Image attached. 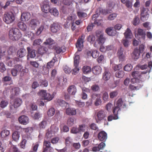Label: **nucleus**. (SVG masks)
<instances>
[{
	"label": "nucleus",
	"mask_w": 152,
	"mask_h": 152,
	"mask_svg": "<svg viewBox=\"0 0 152 152\" xmlns=\"http://www.w3.org/2000/svg\"><path fill=\"white\" fill-rule=\"evenodd\" d=\"M39 94L41 96L43 97L45 99L49 101L52 100L54 97V93H53L51 95L49 93H47L45 90H41Z\"/></svg>",
	"instance_id": "obj_6"
},
{
	"label": "nucleus",
	"mask_w": 152,
	"mask_h": 152,
	"mask_svg": "<svg viewBox=\"0 0 152 152\" xmlns=\"http://www.w3.org/2000/svg\"><path fill=\"white\" fill-rule=\"evenodd\" d=\"M63 79L62 78L57 77L56 80V82L57 83L58 87L61 86L62 85Z\"/></svg>",
	"instance_id": "obj_58"
},
{
	"label": "nucleus",
	"mask_w": 152,
	"mask_h": 152,
	"mask_svg": "<svg viewBox=\"0 0 152 152\" xmlns=\"http://www.w3.org/2000/svg\"><path fill=\"white\" fill-rule=\"evenodd\" d=\"M96 36L98 38L99 44H102L104 43L106 39L104 37V33L102 31L99 30L97 31L96 32Z\"/></svg>",
	"instance_id": "obj_7"
},
{
	"label": "nucleus",
	"mask_w": 152,
	"mask_h": 152,
	"mask_svg": "<svg viewBox=\"0 0 152 152\" xmlns=\"http://www.w3.org/2000/svg\"><path fill=\"white\" fill-rule=\"evenodd\" d=\"M85 37V35H82L81 37L78 40L76 45V47L77 48V51H80L82 50L83 47V43Z\"/></svg>",
	"instance_id": "obj_8"
},
{
	"label": "nucleus",
	"mask_w": 152,
	"mask_h": 152,
	"mask_svg": "<svg viewBox=\"0 0 152 152\" xmlns=\"http://www.w3.org/2000/svg\"><path fill=\"white\" fill-rule=\"evenodd\" d=\"M121 2L124 4H125V6L128 8L127 10L129 12H131L133 9L132 8V1L129 0H120Z\"/></svg>",
	"instance_id": "obj_13"
},
{
	"label": "nucleus",
	"mask_w": 152,
	"mask_h": 152,
	"mask_svg": "<svg viewBox=\"0 0 152 152\" xmlns=\"http://www.w3.org/2000/svg\"><path fill=\"white\" fill-rule=\"evenodd\" d=\"M145 10V8H143L141 13V19L142 20H145L147 19L148 17V14H144V12Z\"/></svg>",
	"instance_id": "obj_41"
},
{
	"label": "nucleus",
	"mask_w": 152,
	"mask_h": 152,
	"mask_svg": "<svg viewBox=\"0 0 152 152\" xmlns=\"http://www.w3.org/2000/svg\"><path fill=\"white\" fill-rule=\"evenodd\" d=\"M44 28V26L43 25H41L37 29L36 32V34L39 35L42 33Z\"/></svg>",
	"instance_id": "obj_57"
},
{
	"label": "nucleus",
	"mask_w": 152,
	"mask_h": 152,
	"mask_svg": "<svg viewBox=\"0 0 152 152\" xmlns=\"http://www.w3.org/2000/svg\"><path fill=\"white\" fill-rule=\"evenodd\" d=\"M50 128L51 130V131L54 133L57 132L58 130V127L55 125L52 126Z\"/></svg>",
	"instance_id": "obj_64"
},
{
	"label": "nucleus",
	"mask_w": 152,
	"mask_h": 152,
	"mask_svg": "<svg viewBox=\"0 0 152 152\" xmlns=\"http://www.w3.org/2000/svg\"><path fill=\"white\" fill-rule=\"evenodd\" d=\"M3 19L7 23H10L14 20V15L12 12L5 13L4 14Z\"/></svg>",
	"instance_id": "obj_4"
},
{
	"label": "nucleus",
	"mask_w": 152,
	"mask_h": 152,
	"mask_svg": "<svg viewBox=\"0 0 152 152\" xmlns=\"http://www.w3.org/2000/svg\"><path fill=\"white\" fill-rule=\"evenodd\" d=\"M41 9L42 11L45 13H46L49 12L50 9L48 3L45 2L44 3L42 6Z\"/></svg>",
	"instance_id": "obj_23"
},
{
	"label": "nucleus",
	"mask_w": 152,
	"mask_h": 152,
	"mask_svg": "<svg viewBox=\"0 0 152 152\" xmlns=\"http://www.w3.org/2000/svg\"><path fill=\"white\" fill-rule=\"evenodd\" d=\"M57 58L56 57H54L51 61L47 63L46 66V68L49 69L52 67L53 66L57 60Z\"/></svg>",
	"instance_id": "obj_24"
},
{
	"label": "nucleus",
	"mask_w": 152,
	"mask_h": 152,
	"mask_svg": "<svg viewBox=\"0 0 152 152\" xmlns=\"http://www.w3.org/2000/svg\"><path fill=\"white\" fill-rule=\"evenodd\" d=\"M49 12L51 14L57 17L59 15V12L58 10L55 8H53L50 9Z\"/></svg>",
	"instance_id": "obj_36"
},
{
	"label": "nucleus",
	"mask_w": 152,
	"mask_h": 152,
	"mask_svg": "<svg viewBox=\"0 0 152 152\" xmlns=\"http://www.w3.org/2000/svg\"><path fill=\"white\" fill-rule=\"evenodd\" d=\"M98 138L99 140L105 142L107 139V134L104 131H101L98 134Z\"/></svg>",
	"instance_id": "obj_9"
},
{
	"label": "nucleus",
	"mask_w": 152,
	"mask_h": 152,
	"mask_svg": "<svg viewBox=\"0 0 152 152\" xmlns=\"http://www.w3.org/2000/svg\"><path fill=\"white\" fill-rule=\"evenodd\" d=\"M132 68V66L131 64H128L126 65L124 67V69L126 71H130Z\"/></svg>",
	"instance_id": "obj_53"
},
{
	"label": "nucleus",
	"mask_w": 152,
	"mask_h": 152,
	"mask_svg": "<svg viewBox=\"0 0 152 152\" xmlns=\"http://www.w3.org/2000/svg\"><path fill=\"white\" fill-rule=\"evenodd\" d=\"M27 49L28 51V60L29 57L33 58L36 56L37 53L36 50L31 49L29 47H28L27 48Z\"/></svg>",
	"instance_id": "obj_14"
},
{
	"label": "nucleus",
	"mask_w": 152,
	"mask_h": 152,
	"mask_svg": "<svg viewBox=\"0 0 152 152\" xmlns=\"http://www.w3.org/2000/svg\"><path fill=\"white\" fill-rule=\"evenodd\" d=\"M124 35L126 39L131 38L132 36V33L131 30L129 28H127L124 33Z\"/></svg>",
	"instance_id": "obj_31"
},
{
	"label": "nucleus",
	"mask_w": 152,
	"mask_h": 152,
	"mask_svg": "<svg viewBox=\"0 0 152 152\" xmlns=\"http://www.w3.org/2000/svg\"><path fill=\"white\" fill-rule=\"evenodd\" d=\"M74 123V118L73 117H70L69 118L67 121V125L69 126H72Z\"/></svg>",
	"instance_id": "obj_46"
},
{
	"label": "nucleus",
	"mask_w": 152,
	"mask_h": 152,
	"mask_svg": "<svg viewBox=\"0 0 152 152\" xmlns=\"http://www.w3.org/2000/svg\"><path fill=\"white\" fill-rule=\"evenodd\" d=\"M7 52L8 55V56L7 57H12V56H13V57L14 55L15 54V50L13 47H10Z\"/></svg>",
	"instance_id": "obj_34"
},
{
	"label": "nucleus",
	"mask_w": 152,
	"mask_h": 152,
	"mask_svg": "<svg viewBox=\"0 0 152 152\" xmlns=\"http://www.w3.org/2000/svg\"><path fill=\"white\" fill-rule=\"evenodd\" d=\"M51 131L47 130L45 136V139L49 140L53 136V134Z\"/></svg>",
	"instance_id": "obj_39"
},
{
	"label": "nucleus",
	"mask_w": 152,
	"mask_h": 152,
	"mask_svg": "<svg viewBox=\"0 0 152 152\" xmlns=\"http://www.w3.org/2000/svg\"><path fill=\"white\" fill-rule=\"evenodd\" d=\"M93 71L95 74L99 75L101 72L102 68L99 66H96L93 68Z\"/></svg>",
	"instance_id": "obj_29"
},
{
	"label": "nucleus",
	"mask_w": 152,
	"mask_h": 152,
	"mask_svg": "<svg viewBox=\"0 0 152 152\" xmlns=\"http://www.w3.org/2000/svg\"><path fill=\"white\" fill-rule=\"evenodd\" d=\"M132 75L134 78H132L131 82L133 83L139 82V79L137 78V77H139L140 75L139 72L136 71L133 72H132Z\"/></svg>",
	"instance_id": "obj_15"
},
{
	"label": "nucleus",
	"mask_w": 152,
	"mask_h": 152,
	"mask_svg": "<svg viewBox=\"0 0 152 152\" xmlns=\"http://www.w3.org/2000/svg\"><path fill=\"white\" fill-rule=\"evenodd\" d=\"M9 35L10 38L14 41L18 40L21 37L19 30L17 28H12L10 29Z\"/></svg>",
	"instance_id": "obj_1"
},
{
	"label": "nucleus",
	"mask_w": 152,
	"mask_h": 152,
	"mask_svg": "<svg viewBox=\"0 0 152 152\" xmlns=\"http://www.w3.org/2000/svg\"><path fill=\"white\" fill-rule=\"evenodd\" d=\"M71 132L72 133L76 134L79 132L78 128L76 127H73L71 130Z\"/></svg>",
	"instance_id": "obj_63"
},
{
	"label": "nucleus",
	"mask_w": 152,
	"mask_h": 152,
	"mask_svg": "<svg viewBox=\"0 0 152 152\" xmlns=\"http://www.w3.org/2000/svg\"><path fill=\"white\" fill-rule=\"evenodd\" d=\"M140 23V19L138 17L135 16L132 22L134 26L137 25Z\"/></svg>",
	"instance_id": "obj_55"
},
{
	"label": "nucleus",
	"mask_w": 152,
	"mask_h": 152,
	"mask_svg": "<svg viewBox=\"0 0 152 152\" xmlns=\"http://www.w3.org/2000/svg\"><path fill=\"white\" fill-rule=\"evenodd\" d=\"M10 134L9 131L7 130H4L1 132V135L2 137L4 138L8 136Z\"/></svg>",
	"instance_id": "obj_38"
},
{
	"label": "nucleus",
	"mask_w": 152,
	"mask_h": 152,
	"mask_svg": "<svg viewBox=\"0 0 152 152\" xmlns=\"http://www.w3.org/2000/svg\"><path fill=\"white\" fill-rule=\"evenodd\" d=\"M77 14L78 16L80 18H85L87 16V14L86 13L81 11L77 12Z\"/></svg>",
	"instance_id": "obj_59"
},
{
	"label": "nucleus",
	"mask_w": 152,
	"mask_h": 152,
	"mask_svg": "<svg viewBox=\"0 0 152 152\" xmlns=\"http://www.w3.org/2000/svg\"><path fill=\"white\" fill-rule=\"evenodd\" d=\"M50 142L47 140H44L43 142V151H53V149L50 146Z\"/></svg>",
	"instance_id": "obj_12"
},
{
	"label": "nucleus",
	"mask_w": 152,
	"mask_h": 152,
	"mask_svg": "<svg viewBox=\"0 0 152 152\" xmlns=\"http://www.w3.org/2000/svg\"><path fill=\"white\" fill-rule=\"evenodd\" d=\"M68 91L70 94L74 95L77 91V89L75 86L72 85L68 88Z\"/></svg>",
	"instance_id": "obj_26"
},
{
	"label": "nucleus",
	"mask_w": 152,
	"mask_h": 152,
	"mask_svg": "<svg viewBox=\"0 0 152 152\" xmlns=\"http://www.w3.org/2000/svg\"><path fill=\"white\" fill-rule=\"evenodd\" d=\"M124 75V73L123 71H118L116 72L115 75V76L118 78L123 77Z\"/></svg>",
	"instance_id": "obj_35"
},
{
	"label": "nucleus",
	"mask_w": 152,
	"mask_h": 152,
	"mask_svg": "<svg viewBox=\"0 0 152 152\" xmlns=\"http://www.w3.org/2000/svg\"><path fill=\"white\" fill-rule=\"evenodd\" d=\"M19 28L23 31H25L27 28V26L26 24L23 22H19L18 24Z\"/></svg>",
	"instance_id": "obj_37"
},
{
	"label": "nucleus",
	"mask_w": 152,
	"mask_h": 152,
	"mask_svg": "<svg viewBox=\"0 0 152 152\" xmlns=\"http://www.w3.org/2000/svg\"><path fill=\"white\" fill-rule=\"evenodd\" d=\"M97 119L96 120V122L98 123L106 117V113L104 111L101 110L97 113Z\"/></svg>",
	"instance_id": "obj_11"
},
{
	"label": "nucleus",
	"mask_w": 152,
	"mask_h": 152,
	"mask_svg": "<svg viewBox=\"0 0 152 152\" xmlns=\"http://www.w3.org/2000/svg\"><path fill=\"white\" fill-rule=\"evenodd\" d=\"M111 75V74L109 70L105 68L103 74L102 79L104 80H108L110 79Z\"/></svg>",
	"instance_id": "obj_17"
},
{
	"label": "nucleus",
	"mask_w": 152,
	"mask_h": 152,
	"mask_svg": "<svg viewBox=\"0 0 152 152\" xmlns=\"http://www.w3.org/2000/svg\"><path fill=\"white\" fill-rule=\"evenodd\" d=\"M73 147L75 149L78 150L80 148L81 145L79 142L74 143L72 144Z\"/></svg>",
	"instance_id": "obj_62"
},
{
	"label": "nucleus",
	"mask_w": 152,
	"mask_h": 152,
	"mask_svg": "<svg viewBox=\"0 0 152 152\" xmlns=\"http://www.w3.org/2000/svg\"><path fill=\"white\" fill-rule=\"evenodd\" d=\"M77 18V16L75 14H72L69 16L67 18V20L69 21H74Z\"/></svg>",
	"instance_id": "obj_60"
},
{
	"label": "nucleus",
	"mask_w": 152,
	"mask_h": 152,
	"mask_svg": "<svg viewBox=\"0 0 152 152\" xmlns=\"http://www.w3.org/2000/svg\"><path fill=\"white\" fill-rule=\"evenodd\" d=\"M18 121L21 124L25 125L28 123L29 118L27 116L23 115L19 118Z\"/></svg>",
	"instance_id": "obj_16"
},
{
	"label": "nucleus",
	"mask_w": 152,
	"mask_h": 152,
	"mask_svg": "<svg viewBox=\"0 0 152 152\" xmlns=\"http://www.w3.org/2000/svg\"><path fill=\"white\" fill-rule=\"evenodd\" d=\"M28 72V69L20 65H17L11 70V73L13 76H16L19 73H24Z\"/></svg>",
	"instance_id": "obj_2"
},
{
	"label": "nucleus",
	"mask_w": 152,
	"mask_h": 152,
	"mask_svg": "<svg viewBox=\"0 0 152 152\" xmlns=\"http://www.w3.org/2000/svg\"><path fill=\"white\" fill-rule=\"evenodd\" d=\"M48 124L46 121L43 120L39 124V126L40 129H45Z\"/></svg>",
	"instance_id": "obj_45"
},
{
	"label": "nucleus",
	"mask_w": 152,
	"mask_h": 152,
	"mask_svg": "<svg viewBox=\"0 0 152 152\" xmlns=\"http://www.w3.org/2000/svg\"><path fill=\"white\" fill-rule=\"evenodd\" d=\"M87 39L88 42L91 43H93L95 40V38L94 35H91L88 37Z\"/></svg>",
	"instance_id": "obj_51"
},
{
	"label": "nucleus",
	"mask_w": 152,
	"mask_h": 152,
	"mask_svg": "<svg viewBox=\"0 0 152 152\" xmlns=\"http://www.w3.org/2000/svg\"><path fill=\"white\" fill-rule=\"evenodd\" d=\"M31 15L30 13L25 12L22 14L21 18L23 21H27L31 18Z\"/></svg>",
	"instance_id": "obj_21"
},
{
	"label": "nucleus",
	"mask_w": 152,
	"mask_h": 152,
	"mask_svg": "<svg viewBox=\"0 0 152 152\" xmlns=\"http://www.w3.org/2000/svg\"><path fill=\"white\" fill-rule=\"evenodd\" d=\"M54 41L50 38L47 39L46 41L44 42V44L45 45H51L54 43Z\"/></svg>",
	"instance_id": "obj_47"
},
{
	"label": "nucleus",
	"mask_w": 152,
	"mask_h": 152,
	"mask_svg": "<svg viewBox=\"0 0 152 152\" xmlns=\"http://www.w3.org/2000/svg\"><path fill=\"white\" fill-rule=\"evenodd\" d=\"M106 33L110 36H114L116 34V30L113 29V27H110L107 28L105 30Z\"/></svg>",
	"instance_id": "obj_19"
},
{
	"label": "nucleus",
	"mask_w": 152,
	"mask_h": 152,
	"mask_svg": "<svg viewBox=\"0 0 152 152\" xmlns=\"http://www.w3.org/2000/svg\"><path fill=\"white\" fill-rule=\"evenodd\" d=\"M13 61V56L7 57L6 58V63L7 66L10 67H12L14 65V62Z\"/></svg>",
	"instance_id": "obj_22"
},
{
	"label": "nucleus",
	"mask_w": 152,
	"mask_h": 152,
	"mask_svg": "<svg viewBox=\"0 0 152 152\" xmlns=\"http://www.w3.org/2000/svg\"><path fill=\"white\" fill-rule=\"evenodd\" d=\"M140 53L138 50L137 49H135L132 54V58L135 60L138 59L139 57Z\"/></svg>",
	"instance_id": "obj_27"
},
{
	"label": "nucleus",
	"mask_w": 152,
	"mask_h": 152,
	"mask_svg": "<svg viewBox=\"0 0 152 152\" xmlns=\"http://www.w3.org/2000/svg\"><path fill=\"white\" fill-rule=\"evenodd\" d=\"M26 139L24 138V137H23L22 141L20 143V147L22 148H24L25 147V145L26 142Z\"/></svg>",
	"instance_id": "obj_61"
},
{
	"label": "nucleus",
	"mask_w": 152,
	"mask_h": 152,
	"mask_svg": "<svg viewBox=\"0 0 152 152\" xmlns=\"http://www.w3.org/2000/svg\"><path fill=\"white\" fill-rule=\"evenodd\" d=\"M40 24L39 20L37 19L31 20L29 23V26L33 30H34Z\"/></svg>",
	"instance_id": "obj_10"
},
{
	"label": "nucleus",
	"mask_w": 152,
	"mask_h": 152,
	"mask_svg": "<svg viewBox=\"0 0 152 152\" xmlns=\"http://www.w3.org/2000/svg\"><path fill=\"white\" fill-rule=\"evenodd\" d=\"M91 89L94 91H98L100 89L99 86L97 84H94L91 86Z\"/></svg>",
	"instance_id": "obj_49"
},
{
	"label": "nucleus",
	"mask_w": 152,
	"mask_h": 152,
	"mask_svg": "<svg viewBox=\"0 0 152 152\" xmlns=\"http://www.w3.org/2000/svg\"><path fill=\"white\" fill-rule=\"evenodd\" d=\"M121 111V109L118 106L114 107L113 110V113L114 116L112 115H109L107 117V120L110 121L113 120H117L118 118V115Z\"/></svg>",
	"instance_id": "obj_3"
},
{
	"label": "nucleus",
	"mask_w": 152,
	"mask_h": 152,
	"mask_svg": "<svg viewBox=\"0 0 152 152\" xmlns=\"http://www.w3.org/2000/svg\"><path fill=\"white\" fill-rule=\"evenodd\" d=\"M39 146V142H36L35 143L33 144L31 149L32 150L37 151Z\"/></svg>",
	"instance_id": "obj_54"
},
{
	"label": "nucleus",
	"mask_w": 152,
	"mask_h": 152,
	"mask_svg": "<svg viewBox=\"0 0 152 152\" xmlns=\"http://www.w3.org/2000/svg\"><path fill=\"white\" fill-rule=\"evenodd\" d=\"M96 13L97 14L101 13L102 14L105 15L107 13H110V12L108 10L103 9L101 8H99L97 9Z\"/></svg>",
	"instance_id": "obj_33"
},
{
	"label": "nucleus",
	"mask_w": 152,
	"mask_h": 152,
	"mask_svg": "<svg viewBox=\"0 0 152 152\" xmlns=\"http://www.w3.org/2000/svg\"><path fill=\"white\" fill-rule=\"evenodd\" d=\"M88 55H91L92 57L94 58H96L99 56V52L96 50H94L92 53L90 51L88 52Z\"/></svg>",
	"instance_id": "obj_42"
},
{
	"label": "nucleus",
	"mask_w": 152,
	"mask_h": 152,
	"mask_svg": "<svg viewBox=\"0 0 152 152\" xmlns=\"http://www.w3.org/2000/svg\"><path fill=\"white\" fill-rule=\"evenodd\" d=\"M10 90L11 95L10 99H13L15 96H17L20 93V89L18 87L13 88V86H9L6 89V91H7L8 90Z\"/></svg>",
	"instance_id": "obj_5"
},
{
	"label": "nucleus",
	"mask_w": 152,
	"mask_h": 152,
	"mask_svg": "<svg viewBox=\"0 0 152 152\" xmlns=\"http://www.w3.org/2000/svg\"><path fill=\"white\" fill-rule=\"evenodd\" d=\"M48 50V48L44 46H40L38 50V53L41 55L47 52Z\"/></svg>",
	"instance_id": "obj_32"
},
{
	"label": "nucleus",
	"mask_w": 152,
	"mask_h": 152,
	"mask_svg": "<svg viewBox=\"0 0 152 152\" xmlns=\"http://www.w3.org/2000/svg\"><path fill=\"white\" fill-rule=\"evenodd\" d=\"M82 70L84 74H87L91 72V69L89 66H85L83 67Z\"/></svg>",
	"instance_id": "obj_43"
},
{
	"label": "nucleus",
	"mask_w": 152,
	"mask_h": 152,
	"mask_svg": "<svg viewBox=\"0 0 152 152\" xmlns=\"http://www.w3.org/2000/svg\"><path fill=\"white\" fill-rule=\"evenodd\" d=\"M118 94V92L117 91H113L110 93V96L111 98H113L116 97Z\"/></svg>",
	"instance_id": "obj_52"
},
{
	"label": "nucleus",
	"mask_w": 152,
	"mask_h": 152,
	"mask_svg": "<svg viewBox=\"0 0 152 152\" xmlns=\"http://www.w3.org/2000/svg\"><path fill=\"white\" fill-rule=\"evenodd\" d=\"M65 113L66 114L68 115H75L76 114V110L74 108H68L66 109Z\"/></svg>",
	"instance_id": "obj_20"
},
{
	"label": "nucleus",
	"mask_w": 152,
	"mask_h": 152,
	"mask_svg": "<svg viewBox=\"0 0 152 152\" xmlns=\"http://www.w3.org/2000/svg\"><path fill=\"white\" fill-rule=\"evenodd\" d=\"M138 34L144 39L145 38V34L143 30L141 29H139L137 31Z\"/></svg>",
	"instance_id": "obj_48"
},
{
	"label": "nucleus",
	"mask_w": 152,
	"mask_h": 152,
	"mask_svg": "<svg viewBox=\"0 0 152 152\" xmlns=\"http://www.w3.org/2000/svg\"><path fill=\"white\" fill-rule=\"evenodd\" d=\"M124 49L123 48H120L118 50V56L121 60L123 61L124 58V56L123 54V51Z\"/></svg>",
	"instance_id": "obj_30"
},
{
	"label": "nucleus",
	"mask_w": 152,
	"mask_h": 152,
	"mask_svg": "<svg viewBox=\"0 0 152 152\" xmlns=\"http://www.w3.org/2000/svg\"><path fill=\"white\" fill-rule=\"evenodd\" d=\"M55 110L53 108H50L47 111V114L49 117H52L55 114Z\"/></svg>",
	"instance_id": "obj_44"
},
{
	"label": "nucleus",
	"mask_w": 152,
	"mask_h": 152,
	"mask_svg": "<svg viewBox=\"0 0 152 152\" xmlns=\"http://www.w3.org/2000/svg\"><path fill=\"white\" fill-rule=\"evenodd\" d=\"M26 50L24 48L19 50L17 52L18 55L20 58L26 55Z\"/></svg>",
	"instance_id": "obj_28"
},
{
	"label": "nucleus",
	"mask_w": 152,
	"mask_h": 152,
	"mask_svg": "<svg viewBox=\"0 0 152 152\" xmlns=\"http://www.w3.org/2000/svg\"><path fill=\"white\" fill-rule=\"evenodd\" d=\"M117 15L116 13H113L110 14L108 17V19L110 20H114L116 17Z\"/></svg>",
	"instance_id": "obj_56"
},
{
	"label": "nucleus",
	"mask_w": 152,
	"mask_h": 152,
	"mask_svg": "<svg viewBox=\"0 0 152 152\" xmlns=\"http://www.w3.org/2000/svg\"><path fill=\"white\" fill-rule=\"evenodd\" d=\"M80 60V57L79 55L78 52H77L75 55L74 57V66H78Z\"/></svg>",
	"instance_id": "obj_25"
},
{
	"label": "nucleus",
	"mask_w": 152,
	"mask_h": 152,
	"mask_svg": "<svg viewBox=\"0 0 152 152\" xmlns=\"http://www.w3.org/2000/svg\"><path fill=\"white\" fill-rule=\"evenodd\" d=\"M20 137L19 133L17 131L15 132L12 134V137L13 139L15 141H17Z\"/></svg>",
	"instance_id": "obj_40"
},
{
	"label": "nucleus",
	"mask_w": 152,
	"mask_h": 152,
	"mask_svg": "<svg viewBox=\"0 0 152 152\" xmlns=\"http://www.w3.org/2000/svg\"><path fill=\"white\" fill-rule=\"evenodd\" d=\"M50 28L52 32L56 33L60 29L61 26L58 23H54L51 26Z\"/></svg>",
	"instance_id": "obj_18"
},
{
	"label": "nucleus",
	"mask_w": 152,
	"mask_h": 152,
	"mask_svg": "<svg viewBox=\"0 0 152 152\" xmlns=\"http://www.w3.org/2000/svg\"><path fill=\"white\" fill-rule=\"evenodd\" d=\"M72 142V139L70 137H68L65 139V143L66 146H69Z\"/></svg>",
	"instance_id": "obj_50"
}]
</instances>
